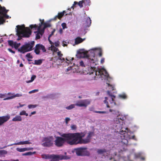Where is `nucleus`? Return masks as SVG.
Instances as JSON below:
<instances>
[{"label": "nucleus", "mask_w": 161, "mask_h": 161, "mask_svg": "<svg viewBox=\"0 0 161 161\" xmlns=\"http://www.w3.org/2000/svg\"><path fill=\"white\" fill-rule=\"evenodd\" d=\"M10 118L9 115L0 117V126L2 125L4 122L8 120Z\"/></svg>", "instance_id": "obj_14"}, {"label": "nucleus", "mask_w": 161, "mask_h": 161, "mask_svg": "<svg viewBox=\"0 0 161 161\" xmlns=\"http://www.w3.org/2000/svg\"><path fill=\"white\" fill-rule=\"evenodd\" d=\"M22 96V95L21 94L17 93L16 94L14 95L11 97H8L6 98H4L3 99V100H7L12 99H13V98L14 97H21Z\"/></svg>", "instance_id": "obj_19"}, {"label": "nucleus", "mask_w": 161, "mask_h": 161, "mask_svg": "<svg viewBox=\"0 0 161 161\" xmlns=\"http://www.w3.org/2000/svg\"><path fill=\"white\" fill-rule=\"evenodd\" d=\"M7 153V152L5 150H1L0 151V155H2L3 154H6Z\"/></svg>", "instance_id": "obj_40"}, {"label": "nucleus", "mask_w": 161, "mask_h": 161, "mask_svg": "<svg viewBox=\"0 0 161 161\" xmlns=\"http://www.w3.org/2000/svg\"><path fill=\"white\" fill-rule=\"evenodd\" d=\"M119 98L122 99H126L127 98V96L126 94L124 93H123L119 95Z\"/></svg>", "instance_id": "obj_30"}, {"label": "nucleus", "mask_w": 161, "mask_h": 161, "mask_svg": "<svg viewBox=\"0 0 161 161\" xmlns=\"http://www.w3.org/2000/svg\"><path fill=\"white\" fill-rule=\"evenodd\" d=\"M104 58H102L101 59V64H103L104 63Z\"/></svg>", "instance_id": "obj_61"}, {"label": "nucleus", "mask_w": 161, "mask_h": 161, "mask_svg": "<svg viewBox=\"0 0 161 161\" xmlns=\"http://www.w3.org/2000/svg\"><path fill=\"white\" fill-rule=\"evenodd\" d=\"M25 110L22 111L19 114L20 115H25Z\"/></svg>", "instance_id": "obj_53"}, {"label": "nucleus", "mask_w": 161, "mask_h": 161, "mask_svg": "<svg viewBox=\"0 0 161 161\" xmlns=\"http://www.w3.org/2000/svg\"><path fill=\"white\" fill-rule=\"evenodd\" d=\"M31 143L29 141H21L19 142L16 143L14 144V145H20L26 144H31Z\"/></svg>", "instance_id": "obj_23"}, {"label": "nucleus", "mask_w": 161, "mask_h": 161, "mask_svg": "<svg viewBox=\"0 0 161 161\" xmlns=\"http://www.w3.org/2000/svg\"><path fill=\"white\" fill-rule=\"evenodd\" d=\"M61 136L56 137L54 144L57 147H62L65 142L71 145H76L74 133H64Z\"/></svg>", "instance_id": "obj_1"}, {"label": "nucleus", "mask_w": 161, "mask_h": 161, "mask_svg": "<svg viewBox=\"0 0 161 161\" xmlns=\"http://www.w3.org/2000/svg\"><path fill=\"white\" fill-rule=\"evenodd\" d=\"M80 65V66L82 67H85V66L84 63V62L83 61H81L79 63Z\"/></svg>", "instance_id": "obj_49"}, {"label": "nucleus", "mask_w": 161, "mask_h": 161, "mask_svg": "<svg viewBox=\"0 0 161 161\" xmlns=\"http://www.w3.org/2000/svg\"><path fill=\"white\" fill-rule=\"evenodd\" d=\"M50 37H49V36H48V41H49V42H50V44H52V43H53V42H52V41L50 40Z\"/></svg>", "instance_id": "obj_64"}, {"label": "nucleus", "mask_w": 161, "mask_h": 161, "mask_svg": "<svg viewBox=\"0 0 161 161\" xmlns=\"http://www.w3.org/2000/svg\"><path fill=\"white\" fill-rule=\"evenodd\" d=\"M75 153L77 155L79 156L88 155L89 154L88 152L86 150V148H77L76 150Z\"/></svg>", "instance_id": "obj_11"}, {"label": "nucleus", "mask_w": 161, "mask_h": 161, "mask_svg": "<svg viewBox=\"0 0 161 161\" xmlns=\"http://www.w3.org/2000/svg\"><path fill=\"white\" fill-rule=\"evenodd\" d=\"M54 44L56 47H58L59 45V42L58 41H57L56 42H55Z\"/></svg>", "instance_id": "obj_50"}, {"label": "nucleus", "mask_w": 161, "mask_h": 161, "mask_svg": "<svg viewBox=\"0 0 161 161\" xmlns=\"http://www.w3.org/2000/svg\"><path fill=\"white\" fill-rule=\"evenodd\" d=\"M33 147H25L23 148H19L17 147L16 148V150L19 152H24L26 151H29L33 149Z\"/></svg>", "instance_id": "obj_17"}, {"label": "nucleus", "mask_w": 161, "mask_h": 161, "mask_svg": "<svg viewBox=\"0 0 161 161\" xmlns=\"http://www.w3.org/2000/svg\"><path fill=\"white\" fill-rule=\"evenodd\" d=\"M5 96V95L4 94L0 93V98H3Z\"/></svg>", "instance_id": "obj_60"}, {"label": "nucleus", "mask_w": 161, "mask_h": 161, "mask_svg": "<svg viewBox=\"0 0 161 161\" xmlns=\"http://www.w3.org/2000/svg\"><path fill=\"white\" fill-rule=\"evenodd\" d=\"M50 26L49 24L44 23L43 21H42L41 22V23L39 24V26H38L36 24L31 25L30 26V27L31 29L34 28L35 29V30L38 27V30L41 29L42 33H44L45 28L47 27H49Z\"/></svg>", "instance_id": "obj_9"}, {"label": "nucleus", "mask_w": 161, "mask_h": 161, "mask_svg": "<svg viewBox=\"0 0 161 161\" xmlns=\"http://www.w3.org/2000/svg\"><path fill=\"white\" fill-rule=\"evenodd\" d=\"M76 145L77 144H86L91 141V137L94 135L93 131H90L86 138L82 139L86 134L84 132L74 133Z\"/></svg>", "instance_id": "obj_3"}, {"label": "nucleus", "mask_w": 161, "mask_h": 161, "mask_svg": "<svg viewBox=\"0 0 161 161\" xmlns=\"http://www.w3.org/2000/svg\"><path fill=\"white\" fill-rule=\"evenodd\" d=\"M72 130H75L76 129V126L75 125H72L71 126Z\"/></svg>", "instance_id": "obj_52"}, {"label": "nucleus", "mask_w": 161, "mask_h": 161, "mask_svg": "<svg viewBox=\"0 0 161 161\" xmlns=\"http://www.w3.org/2000/svg\"><path fill=\"white\" fill-rule=\"evenodd\" d=\"M59 32L60 34H62L63 33V32L62 29L61 28H60L59 30Z\"/></svg>", "instance_id": "obj_63"}, {"label": "nucleus", "mask_w": 161, "mask_h": 161, "mask_svg": "<svg viewBox=\"0 0 161 161\" xmlns=\"http://www.w3.org/2000/svg\"><path fill=\"white\" fill-rule=\"evenodd\" d=\"M34 44V41L31 42L30 43H26L18 49V51L22 53L30 51L32 50Z\"/></svg>", "instance_id": "obj_8"}, {"label": "nucleus", "mask_w": 161, "mask_h": 161, "mask_svg": "<svg viewBox=\"0 0 161 161\" xmlns=\"http://www.w3.org/2000/svg\"><path fill=\"white\" fill-rule=\"evenodd\" d=\"M36 107V105L30 104V105H29L28 106V107L29 108H35Z\"/></svg>", "instance_id": "obj_42"}, {"label": "nucleus", "mask_w": 161, "mask_h": 161, "mask_svg": "<svg viewBox=\"0 0 161 161\" xmlns=\"http://www.w3.org/2000/svg\"><path fill=\"white\" fill-rule=\"evenodd\" d=\"M36 77V76L35 75H32V76H31V80L29 81V82H31L33 81L34 80V79H35Z\"/></svg>", "instance_id": "obj_41"}, {"label": "nucleus", "mask_w": 161, "mask_h": 161, "mask_svg": "<svg viewBox=\"0 0 161 161\" xmlns=\"http://www.w3.org/2000/svg\"><path fill=\"white\" fill-rule=\"evenodd\" d=\"M117 118L119 120H120L122 121H123L124 120V117H120L119 116H117Z\"/></svg>", "instance_id": "obj_55"}, {"label": "nucleus", "mask_w": 161, "mask_h": 161, "mask_svg": "<svg viewBox=\"0 0 161 161\" xmlns=\"http://www.w3.org/2000/svg\"><path fill=\"white\" fill-rule=\"evenodd\" d=\"M42 61L41 59L35 60L34 64L36 65H40L42 63Z\"/></svg>", "instance_id": "obj_35"}, {"label": "nucleus", "mask_w": 161, "mask_h": 161, "mask_svg": "<svg viewBox=\"0 0 161 161\" xmlns=\"http://www.w3.org/2000/svg\"><path fill=\"white\" fill-rule=\"evenodd\" d=\"M39 47V44H37L35 46V48L34 50L36 54H39L40 53V50Z\"/></svg>", "instance_id": "obj_28"}, {"label": "nucleus", "mask_w": 161, "mask_h": 161, "mask_svg": "<svg viewBox=\"0 0 161 161\" xmlns=\"http://www.w3.org/2000/svg\"><path fill=\"white\" fill-rule=\"evenodd\" d=\"M8 45L12 48L14 47L15 48V42H14L13 40H9L8 41Z\"/></svg>", "instance_id": "obj_25"}, {"label": "nucleus", "mask_w": 161, "mask_h": 161, "mask_svg": "<svg viewBox=\"0 0 161 161\" xmlns=\"http://www.w3.org/2000/svg\"><path fill=\"white\" fill-rule=\"evenodd\" d=\"M38 89H35V90H32L31 91H30L29 92V93H34V92H38Z\"/></svg>", "instance_id": "obj_51"}, {"label": "nucleus", "mask_w": 161, "mask_h": 161, "mask_svg": "<svg viewBox=\"0 0 161 161\" xmlns=\"http://www.w3.org/2000/svg\"><path fill=\"white\" fill-rule=\"evenodd\" d=\"M36 113V111H34L32 112L31 113V114L29 116H31L32 115L34 114H35Z\"/></svg>", "instance_id": "obj_62"}, {"label": "nucleus", "mask_w": 161, "mask_h": 161, "mask_svg": "<svg viewBox=\"0 0 161 161\" xmlns=\"http://www.w3.org/2000/svg\"><path fill=\"white\" fill-rule=\"evenodd\" d=\"M98 55L99 57H101L102 55V52L101 50H100L98 53Z\"/></svg>", "instance_id": "obj_58"}, {"label": "nucleus", "mask_w": 161, "mask_h": 161, "mask_svg": "<svg viewBox=\"0 0 161 161\" xmlns=\"http://www.w3.org/2000/svg\"><path fill=\"white\" fill-rule=\"evenodd\" d=\"M107 152V150L105 149H98L97 150V153L98 154H102Z\"/></svg>", "instance_id": "obj_29"}, {"label": "nucleus", "mask_w": 161, "mask_h": 161, "mask_svg": "<svg viewBox=\"0 0 161 161\" xmlns=\"http://www.w3.org/2000/svg\"><path fill=\"white\" fill-rule=\"evenodd\" d=\"M51 159L50 161H58L56 157L55 156V154H52Z\"/></svg>", "instance_id": "obj_38"}, {"label": "nucleus", "mask_w": 161, "mask_h": 161, "mask_svg": "<svg viewBox=\"0 0 161 161\" xmlns=\"http://www.w3.org/2000/svg\"><path fill=\"white\" fill-rule=\"evenodd\" d=\"M5 22V20L1 14H0V25L3 24Z\"/></svg>", "instance_id": "obj_33"}, {"label": "nucleus", "mask_w": 161, "mask_h": 161, "mask_svg": "<svg viewBox=\"0 0 161 161\" xmlns=\"http://www.w3.org/2000/svg\"><path fill=\"white\" fill-rule=\"evenodd\" d=\"M53 138L52 136L45 137L43 140L44 142L42 144V146L45 147H50L53 146Z\"/></svg>", "instance_id": "obj_10"}, {"label": "nucleus", "mask_w": 161, "mask_h": 161, "mask_svg": "<svg viewBox=\"0 0 161 161\" xmlns=\"http://www.w3.org/2000/svg\"><path fill=\"white\" fill-rule=\"evenodd\" d=\"M77 4H78L80 8H81L83 7V4H84L83 2V1L82 0L81 1H79V3H78L76 1H75L73 6H72L71 8H73L74 6Z\"/></svg>", "instance_id": "obj_22"}, {"label": "nucleus", "mask_w": 161, "mask_h": 161, "mask_svg": "<svg viewBox=\"0 0 161 161\" xmlns=\"http://www.w3.org/2000/svg\"><path fill=\"white\" fill-rule=\"evenodd\" d=\"M22 120L21 117L19 115H16L12 120L14 121H21Z\"/></svg>", "instance_id": "obj_27"}, {"label": "nucleus", "mask_w": 161, "mask_h": 161, "mask_svg": "<svg viewBox=\"0 0 161 161\" xmlns=\"http://www.w3.org/2000/svg\"><path fill=\"white\" fill-rule=\"evenodd\" d=\"M94 108L93 107H90L89 108V111H93V112H94L95 113H100V114H106L107 113V112L105 111H94Z\"/></svg>", "instance_id": "obj_21"}, {"label": "nucleus", "mask_w": 161, "mask_h": 161, "mask_svg": "<svg viewBox=\"0 0 161 161\" xmlns=\"http://www.w3.org/2000/svg\"><path fill=\"white\" fill-rule=\"evenodd\" d=\"M119 136L120 137L121 139V143L124 145L127 146L128 145V140L131 139H134L135 140L136 139L134 135L131 137L129 135L128 133L125 131L121 130L119 133Z\"/></svg>", "instance_id": "obj_5"}, {"label": "nucleus", "mask_w": 161, "mask_h": 161, "mask_svg": "<svg viewBox=\"0 0 161 161\" xmlns=\"http://www.w3.org/2000/svg\"><path fill=\"white\" fill-rule=\"evenodd\" d=\"M88 67V72L87 74L91 75L92 80H96L97 77L101 78L102 80L107 78L109 75L105 69H98V70H95V68L92 67L91 65Z\"/></svg>", "instance_id": "obj_2"}, {"label": "nucleus", "mask_w": 161, "mask_h": 161, "mask_svg": "<svg viewBox=\"0 0 161 161\" xmlns=\"http://www.w3.org/2000/svg\"><path fill=\"white\" fill-rule=\"evenodd\" d=\"M58 60H60L61 61V62H64L65 60L64 58H63L62 57V56H60L59 57H58Z\"/></svg>", "instance_id": "obj_39"}, {"label": "nucleus", "mask_w": 161, "mask_h": 161, "mask_svg": "<svg viewBox=\"0 0 161 161\" xmlns=\"http://www.w3.org/2000/svg\"><path fill=\"white\" fill-rule=\"evenodd\" d=\"M8 11V10H6L4 7H2L0 5V14H1L4 18H8L9 16L6 14Z\"/></svg>", "instance_id": "obj_12"}, {"label": "nucleus", "mask_w": 161, "mask_h": 161, "mask_svg": "<svg viewBox=\"0 0 161 161\" xmlns=\"http://www.w3.org/2000/svg\"><path fill=\"white\" fill-rule=\"evenodd\" d=\"M52 154L50 155V154H42V158H43L47 159H51L52 158Z\"/></svg>", "instance_id": "obj_31"}, {"label": "nucleus", "mask_w": 161, "mask_h": 161, "mask_svg": "<svg viewBox=\"0 0 161 161\" xmlns=\"http://www.w3.org/2000/svg\"><path fill=\"white\" fill-rule=\"evenodd\" d=\"M85 39V38L82 39L80 37H77L75 39V44L76 45L82 42Z\"/></svg>", "instance_id": "obj_18"}, {"label": "nucleus", "mask_w": 161, "mask_h": 161, "mask_svg": "<svg viewBox=\"0 0 161 161\" xmlns=\"http://www.w3.org/2000/svg\"><path fill=\"white\" fill-rule=\"evenodd\" d=\"M39 47L40 50H42L43 52H45L46 51V49L44 46L42 45H40L39 44Z\"/></svg>", "instance_id": "obj_36"}, {"label": "nucleus", "mask_w": 161, "mask_h": 161, "mask_svg": "<svg viewBox=\"0 0 161 161\" xmlns=\"http://www.w3.org/2000/svg\"><path fill=\"white\" fill-rule=\"evenodd\" d=\"M8 50L10 52L14 54L15 53V52L12 50L11 48H8Z\"/></svg>", "instance_id": "obj_54"}, {"label": "nucleus", "mask_w": 161, "mask_h": 161, "mask_svg": "<svg viewBox=\"0 0 161 161\" xmlns=\"http://www.w3.org/2000/svg\"><path fill=\"white\" fill-rule=\"evenodd\" d=\"M15 49L16 50L18 49V47L20 45V43H17V42H15Z\"/></svg>", "instance_id": "obj_37"}, {"label": "nucleus", "mask_w": 161, "mask_h": 161, "mask_svg": "<svg viewBox=\"0 0 161 161\" xmlns=\"http://www.w3.org/2000/svg\"><path fill=\"white\" fill-rule=\"evenodd\" d=\"M90 103L91 101L88 99L81 100L77 101L75 104H71L66 107V108L68 110L74 108L75 105L80 107H84L86 108L88 105L90 104Z\"/></svg>", "instance_id": "obj_7"}, {"label": "nucleus", "mask_w": 161, "mask_h": 161, "mask_svg": "<svg viewBox=\"0 0 161 161\" xmlns=\"http://www.w3.org/2000/svg\"><path fill=\"white\" fill-rule=\"evenodd\" d=\"M76 56L78 58H79L82 57H88L87 53L86 52H84L83 50H80L77 51Z\"/></svg>", "instance_id": "obj_13"}, {"label": "nucleus", "mask_w": 161, "mask_h": 161, "mask_svg": "<svg viewBox=\"0 0 161 161\" xmlns=\"http://www.w3.org/2000/svg\"><path fill=\"white\" fill-rule=\"evenodd\" d=\"M61 26L62 27L63 29L67 28V27L66 26V24L65 23H63L61 24Z\"/></svg>", "instance_id": "obj_43"}, {"label": "nucleus", "mask_w": 161, "mask_h": 161, "mask_svg": "<svg viewBox=\"0 0 161 161\" xmlns=\"http://www.w3.org/2000/svg\"><path fill=\"white\" fill-rule=\"evenodd\" d=\"M37 31L34 32L35 33H36V39H39L41 38V36H42L44 33H42L41 29L38 30V28L37 27Z\"/></svg>", "instance_id": "obj_16"}, {"label": "nucleus", "mask_w": 161, "mask_h": 161, "mask_svg": "<svg viewBox=\"0 0 161 161\" xmlns=\"http://www.w3.org/2000/svg\"><path fill=\"white\" fill-rule=\"evenodd\" d=\"M108 86L109 87H110V89H112V90H114V86H113L112 85L110 84L109 83H107Z\"/></svg>", "instance_id": "obj_48"}, {"label": "nucleus", "mask_w": 161, "mask_h": 161, "mask_svg": "<svg viewBox=\"0 0 161 161\" xmlns=\"http://www.w3.org/2000/svg\"><path fill=\"white\" fill-rule=\"evenodd\" d=\"M70 120V119L68 117L66 118L65 119V123L66 124H67L68 122Z\"/></svg>", "instance_id": "obj_47"}, {"label": "nucleus", "mask_w": 161, "mask_h": 161, "mask_svg": "<svg viewBox=\"0 0 161 161\" xmlns=\"http://www.w3.org/2000/svg\"><path fill=\"white\" fill-rule=\"evenodd\" d=\"M74 59L73 58H71L69 57H67L66 58V63H67L68 65L71 66L72 64V61Z\"/></svg>", "instance_id": "obj_24"}, {"label": "nucleus", "mask_w": 161, "mask_h": 161, "mask_svg": "<svg viewBox=\"0 0 161 161\" xmlns=\"http://www.w3.org/2000/svg\"><path fill=\"white\" fill-rule=\"evenodd\" d=\"M82 1L83 2L85 6L89 5L91 2L90 0H82Z\"/></svg>", "instance_id": "obj_34"}, {"label": "nucleus", "mask_w": 161, "mask_h": 161, "mask_svg": "<svg viewBox=\"0 0 161 161\" xmlns=\"http://www.w3.org/2000/svg\"><path fill=\"white\" fill-rule=\"evenodd\" d=\"M114 121L115 122V123L117 124H119L120 123V121L117 118H116L114 120Z\"/></svg>", "instance_id": "obj_46"}, {"label": "nucleus", "mask_w": 161, "mask_h": 161, "mask_svg": "<svg viewBox=\"0 0 161 161\" xmlns=\"http://www.w3.org/2000/svg\"><path fill=\"white\" fill-rule=\"evenodd\" d=\"M26 57L29 58H32L33 57L32 55H31L30 53H28L26 55Z\"/></svg>", "instance_id": "obj_44"}, {"label": "nucleus", "mask_w": 161, "mask_h": 161, "mask_svg": "<svg viewBox=\"0 0 161 161\" xmlns=\"http://www.w3.org/2000/svg\"><path fill=\"white\" fill-rule=\"evenodd\" d=\"M36 153V152H31L26 153H23L22 155L23 156H28V155H31L33 154H34Z\"/></svg>", "instance_id": "obj_32"}, {"label": "nucleus", "mask_w": 161, "mask_h": 161, "mask_svg": "<svg viewBox=\"0 0 161 161\" xmlns=\"http://www.w3.org/2000/svg\"><path fill=\"white\" fill-rule=\"evenodd\" d=\"M57 55L58 56V57L63 56V54L61 53V52L60 51H59L58 52Z\"/></svg>", "instance_id": "obj_57"}, {"label": "nucleus", "mask_w": 161, "mask_h": 161, "mask_svg": "<svg viewBox=\"0 0 161 161\" xmlns=\"http://www.w3.org/2000/svg\"><path fill=\"white\" fill-rule=\"evenodd\" d=\"M17 35L19 37H29L31 35L32 31L28 27H25L24 25L16 26Z\"/></svg>", "instance_id": "obj_4"}, {"label": "nucleus", "mask_w": 161, "mask_h": 161, "mask_svg": "<svg viewBox=\"0 0 161 161\" xmlns=\"http://www.w3.org/2000/svg\"><path fill=\"white\" fill-rule=\"evenodd\" d=\"M64 14L63 13L61 12L58 13L57 15H56L53 19H52V20H56L57 19H61L63 16Z\"/></svg>", "instance_id": "obj_20"}, {"label": "nucleus", "mask_w": 161, "mask_h": 161, "mask_svg": "<svg viewBox=\"0 0 161 161\" xmlns=\"http://www.w3.org/2000/svg\"><path fill=\"white\" fill-rule=\"evenodd\" d=\"M109 96L111 97L112 98V102H110V105H109L107 100L108 98L106 97H105V100L104 101V103L106 104V107L108 108H110L109 109V111L110 112H112L113 114H116L119 113L118 111L116 108H113L114 106L116 105V104L114 98H115V97L113 95L109 94Z\"/></svg>", "instance_id": "obj_6"}, {"label": "nucleus", "mask_w": 161, "mask_h": 161, "mask_svg": "<svg viewBox=\"0 0 161 161\" xmlns=\"http://www.w3.org/2000/svg\"><path fill=\"white\" fill-rule=\"evenodd\" d=\"M89 61L90 62V63H95L94 60V59H93V58H92V59L91 60V59L89 60Z\"/></svg>", "instance_id": "obj_59"}, {"label": "nucleus", "mask_w": 161, "mask_h": 161, "mask_svg": "<svg viewBox=\"0 0 161 161\" xmlns=\"http://www.w3.org/2000/svg\"><path fill=\"white\" fill-rule=\"evenodd\" d=\"M86 25L87 27H89L90 26L91 24V20L89 17L87 18L86 21Z\"/></svg>", "instance_id": "obj_26"}, {"label": "nucleus", "mask_w": 161, "mask_h": 161, "mask_svg": "<svg viewBox=\"0 0 161 161\" xmlns=\"http://www.w3.org/2000/svg\"><path fill=\"white\" fill-rule=\"evenodd\" d=\"M55 29H53V31H52L51 34L49 36V37H51V36L53 35L54 32H55Z\"/></svg>", "instance_id": "obj_56"}, {"label": "nucleus", "mask_w": 161, "mask_h": 161, "mask_svg": "<svg viewBox=\"0 0 161 161\" xmlns=\"http://www.w3.org/2000/svg\"><path fill=\"white\" fill-rule=\"evenodd\" d=\"M55 156L56 157L58 161H59V160H66L70 158V157L69 156L64 155L61 154L55 155Z\"/></svg>", "instance_id": "obj_15"}, {"label": "nucleus", "mask_w": 161, "mask_h": 161, "mask_svg": "<svg viewBox=\"0 0 161 161\" xmlns=\"http://www.w3.org/2000/svg\"><path fill=\"white\" fill-rule=\"evenodd\" d=\"M52 48L54 52H57V51H59L58 49V48L54 47V46L52 47Z\"/></svg>", "instance_id": "obj_45"}]
</instances>
